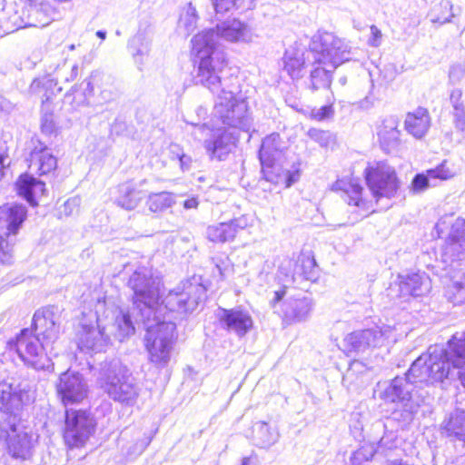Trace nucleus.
<instances>
[{"mask_svg":"<svg viewBox=\"0 0 465 465\" xmlns=\"http://www.w3.org/2000/svg\"><path fill=\"white\" fill-rule=\"evenodd\" d=\"M251 38L248 26L237 19L224 21L215 29L203 30L192 39V52L199 60L196 82L217 94L214 114L223 124L249 131L251 118L244 98L236 95L232 89L226 90L221 74L227 64L225 54L219 47L220 40L245 42Z\"/></svg>","mask_w":465,"mask_h":465,"instance_id":"f257e3e1","label":"nucleus"},{"mask_svg":"<svg viewBox=\"0 0 465 465\" xmlns=\"http://www.w3.org/2000/svg\"><path fill=\"white\" fill-rule=\"evenodd\" d=\"M128 287L134 292L132 314L137 323L155 315L167 314V310L179 312H193L205 299L206 293L200 278L193 276L170 291L163 301V304H160L163 296L162 282L146 267H140L133 272L128 281Z\"/></svg>","mask_w":465,"mask_h":465,"instance_id":"f03ea898","label":"nucleus"},{"mask_svg":"<svg viewBox=\"0 0 465 465\" xmlns=\"http://www.w3.org/2000/svg\"><path fill=\"white\" fill-rule=\"evenodd\" d=\"M447 346H430L427 351L418 358L411 373L421 381H429L444 387L454 377V371L450 368L452 366L453 369L459 370V381L465 388V331L456 332Z\"/></svg>","mask_w":465,"mask_h":465,"instance_id":"7ed1b4c3","label":"nucleus"},{"mask_svg":"<svg viewBox=\"0 0 465 465\" xmlns=\"http://www.w3.org/2000/svg\"><path fill=\"white\" fill-rule=\"evenodd\" d=\"M306 59L312 60L314 66L311 72V88L313 91L329 88L334 69L351 59V47L332 33H318L312 38Z\"/></svg>","mask_w":465,"mask_h":465,"instance_id":"20e7f679","label":"nucleus"},{"mask_svg":"<svg viewBox=\"0 0 465 465\" xmlns=\"http://www.w3.org/2000/svg\"><path fill=\"white\" fill-rule=\"evenodd\" d=\"M140 322L146 330L143 341L149 361L157 368L166 367L176 341V325L170 313Z\"/></svg>","mask_w":465,"mask_h":465,"instance_id":"39448f33","label":"nucleus"},{"mask_svg":"<svg viewBox=\"0 0 465 465\" xmlns=\"http://www.w3.org/2000/svg\"><path fill=\"white\" fill-rule=\"evenodd\" d=\"M97 381L113 401L129 406L136 402L140 389L119 359L105 360L100 364Z\"/></svg>","mask_w":465,"mask_h":465,"instance_id":"423d86ee","label":"nucleus"},{"mask_svg":"<svg viewBox=\"0 0 465 465\" xmlns=\"http://www.w3.org/2000/svg\"><path fill=\"white\" fill-rule=\"evenodd\" d=\"M418 361L416 359L409 369L405 377L394 378L390 385L383 391L381 398L389 402L400 404L402 408V419L405 421H411L413 415L418 411L420 403L424 401V397L417 396L413 393L418 383L427 385H436L429 381H421L420 378L412 375L411 369Z\"/></svg>","mask_w":465,"mask_h":465,"instance_id":"0eeeda50","label":"nucleus"},{"mask_svg":"<svg viewBox=\"0 0 465 465\" xmlns=\"http://www.w3.org/2000/svg\"><path fill=\"white\" fill-rule=\"evenodd\" d=\"M19 10L15 3L5 5L0 14V25L5 35L25 27H44L49 25L52 8L38 7L34 3H22Z\"/></svg>","mask_w":465,"mask_h":465,"instance_id":"6e6552de","label":"nucleus"},{"mask_svg":"<svg viewBox=\"0 0 465 465\" xmlns=\"http://www.w3.org/2000/svg\"><path fill=\"white\" fill-rule=\"evenodd\" d=\"M9 346L25 364L34 369L53 368V363L45 352L50 345H45L44 341L33 334L29 329L22 330L15 341L9 342Z\"/></svg>","mask_w":465,"mask_h":465,"instance_id":"1a4fd4ad","label":"nucleus"},{"mask_svg":"<svg viewBox=\"0 0 465 465\" xmlns=\"http://www.w3.org/2000/svg\"><path fill=\"white\" fill-rule=\"evenodd\" d=\"M95 421L86 411L67 410L64 438L69 447L83 446L94 431Z\"/></svg>","mask_w":465,"mask_h":465,"instance_id":"9d476101","label":"nucleus"},{"mask_svg":"<svg viewBox=\"0 0 465 465\" xmlns=\"http://www.w3.org/2000/svg\"><path fill=\"white\" fill-rule=\"evenodd\" d=\"M365 178L370 191L377 200L394 196L399 187L394 169L385 163H378L375 167L367 168Z\"/></svg>","mask_w":465,"mask_h":465,"instance_id":"9b49d317","label":"nucleus"},{"mask_svg":"<svg viewBox=\"0 0 465 465\" xmlns=\"http://www.w3.org/2000/svg\"><path fill=\"white\" fill-rule=\"evenodd\" d=\"M56 391L64 405L78 403L87 397L88 384L81 373L68 370L59 376Z\"/></svg>","mask_w":465,"mask_h":465,"instance_id":"f8f14e48","label":"nucleus"},{"mask_svg":"<svg viewBox=\"0 0 465 465\" xmlns=\"http://www.w3.org/2000/svg\"><path fill=\"white\" fill-rule=\"evenodd\" d=\"M32 327L45 345L52 346L60 333V315L54 307L38 310L33 317Z\"/></svg>","mask_w":465,"mask_h":465,"instance_id":"ddd939ff","label":"nucleus"},{"mask_svg":"<svg viewBox=\"0 0 465 465\" xmlns=\"http://www.w3.org/2000/svg\"><path fill=\"white\" fill-rule=\"evenodd\" d=\"M282 149V142L279 134H272L266 136L262 143L259 151V159L264 178L273 183L279 182L280 173L274 174V170H280L275 163L277 156Z\"/></svg>","mask_w":465,"mask_h":465,"instance_id":"4468645a","label":"nucleus"},{"mask_svg":"<svg viewBox=\"0 0 465 465\" xmlns=\"http://www.w3.org/2000/svg\"><path fill=\"white\" fill-rule=\"evenodd\" d=\"M238 133L222 127L211 131L210 136L204 140L203 146L211 159L224 160L236 146Z\"/></svg>","mask_w":465,"mask_h":465,"instance_id":"2eb2a0df","label":"nucleus"},{"mask_svg":"<svg viewBox=\"0 0 465 465\" xmlns=\"http://www.w3.org/2000/svg\"><path fill=\"white\" fill-rule=\"evenodd\" d=\"M392 331L390 326L355 331L348 334L344 341L351 351H365L369 348L383 345L384 341L390 338Z\"/></svg>","mask_w":465,"mask_h":465,"instance_id":"dca6fc26","label":"nucleus"},{"mask_svg":"<svg viewBox=\"0 0 465 465\" xmlns=\"http://www.w3.org/2000/svg\"><path fill=\"white\" fill-rule=\"evenodd\" d=\"M465 258V220L458 218L451 225L450 234L446 240L442 252L443 262L451 269L460 265Z\"/></svg>","mask_w":465,"mask_h":465,"instance_id":"f3484780","label":"nucleus"},{"mask_svg":"<svg viewBox=\"0 0 465 465\" xmlns=\"http://www.w3.org/2000/svg\"><path fill=\"white\" fill-rule=\"evenodd\" d=\"M216 317L223 329L239 337L244 336L253 325L250 313L239 307L230 310L219 307Z\"/></svg>","mask_w":465,"mask_h":465,"instance_id":"a211bd4d","label":"nucleus"},{"mask_svg":"<svg viewBox=\"0 0 465 465\" xmlns=\"http://www.w3.org/2000/svg\"><path fill=\"white\" fill-rule=\"evenodd\" d=\"M78 348L84 352H101L108 346L110 338L100 325L84 324L77 333Z\"/></svg>","mask_w":465,"mask_h":465,"instance_id":"6ab92c4d","label":"nucleus"},{"mask_svg":"<svg viewBox=\"0 0 465 465\" xmlns=\"http://www.w3.org/2000/svg\"><path fill=\"white\" fill-rule=\"evenodd\" d=\"M29 396L25 389L8 381H0V411L14 413L19 411Z\"/></svg>","mask_w":465,"mask_h":465,"instance_id":"aec40b11","label":"nucleus"},{"mask_svg":"<svg viewBox=\"0 0 465 465\" xmlns=\"http://www.w3.org/2000/svg\"><path fill=\"white\" fill-rule=\"evenodd\" d=\"M399 289V297L408 296L420 297L428 293L431 289V282L426 273H411L406 276H400V282L397 284Z\"/></svg>","mask_w":465,"mask_h":465,"instance_id":"412c9836","label":"nucleus"},{"mask_svg":"<svg viewBox=\"0 0 465 465\" xmlns=\"http://www.w3.org/2000/svg\"><path fill=\"white\" fill-rule=\"evenodd\" d=\"M27 217V208L22 203L0 205V226L5 227L8 235H15Z\"/></svg>","mask_w":465,"mask_h":465,"instance_id":"4be33fe9","label":"nucleus"},{"mask_svg":"<svg viewBox=\"0 0 465 465\" xmlns=\"http://www.w3.org/2000/svg\"><path fill=\"white\" fill-rule=\"evenodd\" d=\"M312 310V302L308 297L290 298L282 305L284 321L288 323L306 321Z\"/></svg>","mask_w":465,"mask_h":465,"instance_id":"5701e85b","label":"nucleus"},{"mask_svg":"<svg viewBox=\"0 0 465 465\" xmlns=\"http://www.w3.org/2000/svg\"><path fill=\"white\" fill-rule=\"evenodd\" d=\"M9 452L13 457L26 460L33 448V436L26 431L18 430L15 424L10 425V431L6 432Z\"/></svg>","mask_w":465,"mask_h":465,"instance_id":"b1692460","label":"nucleus"},{"mask_svg":"<svg viewBox=\"0 0 465 465\" xmlns=\"http://www.w3.org/2000/svg\"><path fill=\"white\" fill-rule=\"evenodd\" d=\"M29 163V167L39 175L50 173L57 166V160L51 150L40 142H37V144L32 149Z\"/></svg>","mask_w":465,"mask_h":465,"instance_id":"393cba45","label":"nucleus"},{"mask_svg":"<svg viewBox=\"0 0 465 465\" xmlns=\"http://www.w3.org/2000/svg\"><path fill=\"white\" fill-rule=\"evenodd\" d=\"M332 190L341 192V198L349 204L360 208L366 207L362 198V187L354 178L339 179L332 185Z\"/></svg>","mask_w":465,"mask_h":465,"instance_id":"a878e982","label":"nucleus"},{"mask_svg":"<svg viewBox=\"0 0 465 465\" xmlns=\"http://www.w3.org/2000/svg\"><path fill=\"white\" fill-rule=\"evenodd\" d=\"M152 41L153 33L149 28L143 30L139 29L137 34L129 41V50L135 64L139 65L140 70H142L141 66L144 64L145 58L148 57L150 54Z\"/></svg>","mask_w":465,"mask_h":465,"instance_id":"bb28decb","label":"nucleus"},{"mask_svg":"<svg viewBox=\"0 0 465 465\" xmlns=\"http://www.w3.org/2000/svg\"><path fill=\"white\" fill-rule=\"evenodd\" d=\"M17 193L32 206L37 205L36 198L44 195L45 184L42 181L29 175L22 174L15 183Z\"/></svg>","mask_w":465,"mask_h":465,"instance_id":"cd10ccee","label":"nucleus"},{"mask_svg":"<svg viewBox=\"0 0 465 465\" xmlns=\"http://www.w3.org/2000/svg\"><path fill=\"white\" fill-rule=\"evenodd\" d=\"M406 131L417 139L422 138L430 129V117L427 109L417 108L408 113L404 121Z\"/></svg>","mask_w":465,"mask_h":465,"instance_id":"c85d7f7f","label":"nucleus"},{"mask_svg":"<svg viewBox=\"0 0 465 465\" xmlns=\"http://www.w3.org/2000/svg\"><path fill=\"white\" fill-rule=\"evenodd\" d=\"M114 203L126 211L134 210L144 197V193L131 183H124L118 186Z\"/></svg>","mask_w":465,"mask_h":465,"instance_id":"c756f323","label":"nucleus"},{"mask_svg":"<svg viewBox=\"0 0 465 465\" xmlns=\"http://www.w3.org/2000/svg\"><path fill=\"white\" fill-rule=\"evenodd\" d=\"M399 122L396 117L390 116L382 121L378 131V136L381 147L385 151L394 149L400 143Z\"/></svg>","mask_w":465,"mask_h":465,"instance_id":"7c9ffc66","label":"nucleus"},{"mask_svg":"<svg viewBox=\"0 0 465 465\" xmlns=\"http://www.w3.org/2000/svg\"><path fill=\"white\" fill-rule=\"evenodd\" d=\"M240 228L242 229L243 225L240 224L238 220H232L228 223L209 226L206 234L211 242H225L232 240Z\"/></svg>","mask_w":465,"mask_h":465,"instance_id":"2f4dec72","label":"nucleus"},{"mask_svg":"<svg viewBox=\"0 0 465 465\" xmlns=\"http://www.w3.org/2000/svg\"><path fill=\"white\" fill-rule=\"evenodd\" d=\"M442 429L448 437L465 442V408H457L443 423Z\"/></svg>","mask_w":465,"mask_h":465,"instance_id":"473e14b6","label":"nucleus"},{"mask_svg":"<svg viewBox=\"0 0 465 465\" xmlns=\"http://www.w3.org/2000/svg\"><path fill=\"white\" fill-rule=\"evenodd\" d=\"M253 440L260 448H268L279 440L276 428H272L265 421H257L252 426Z\"/></svg>","mask_w":465,"mask_h":465,"instance_id":"72a5a7b5","label":"nucleus"},{"mask_svg":"<svg viewBox=\"0 0 465 465\" xmlns=\"http://www.w3.org/2000/svg\"><path fill=\"white\" fill-rule=\"evenodd\" d=\"M283 69L292 79L302 76L305 65L304 54L297 50H287L283 57Z\"/></svg>","mask_w":465,"mask_h":465,"instance_id":"f704fd0d","label":"nucleus"},{"mask_svg":"<svg viewBox=\"0 0 465 465\" xmlns=\"http://www.w3.org/2000/svg\"><path fill=\"white\" fill-rule=\"evenodd\" d=\"M175 203L171 193H151L148 194L145 205L151 213H163Z\"/></svg>","mask_w":465,"mask_h":465,"instance_id":"c9c22d12","label":"nucleus"},{"mask_svg":"<svg viewBox=\"0 0 465 465\" xmlns=\"http://www.w3.org/2000/svg\"><path fill=\"white\" fill-rule=\"evenodd\" d=\"M298 262H301V266L291 259H285L280 266V271L282 273L285 274V276L293 278L295 274L307 275L308 272L306 269H312L315 265L313 259L305 256L299 258Z\"/></svg>","mask_w":465,"mask_h":465,"instance_id":"e433bc0d","label":"nucleus"},{"mask_svg":"<svg viewBox=\"0 0 465 465\" xmlns=\"http://www.w3.org/2000/svg\"><path fill=\"white\" fill-rule=\"evenodd\" d=\"M452 9L453 5L450 0H441L438 5H434L429 13L431 23L439 24L440 25L450 23L451 19L455 17Z\"/></svg>","mask_w":465,"mask_h":465,"instance_id":"4c0bfd02","label":"nucleus"},{"mask_svg":"<svg viewBox=\"0 0 465 465\" xmlns=\"http://www.w3.org/2000/svg\"><path fill=\"white\" fill-rule=\"evenodd\" d=\"M452 283L447 288L446 295L453 304L465 302V272L453 275Z\"/></svg>","mask_w":465,"mask_h":465,"instance_id":"58836bf2","label":"nucleus"},{"mask_svg":"<svg viewBox=\"0 0 465 465\" xmlns=\"http://www.w3.org/2000/svg\"><path fill=\"white\" fill-rule=\"evenodd\" d=\"M393 420L390 424L377 421L374 423V428L377 430H384L382 437L378 442V448L381 450H392L397 447L399 440L397 432L392 429Z\"/></svg>","mask_w":465,"mask_h":465,"instance_id":"ea45409f","label":"nucleus"},{"mask_svg":"<svg viewBox=\"0 0 465 465\" xmlns=\"http://www.w3.org/2000/svg\"><path fill=\"white\" fill-rule=\"evenodd\" d=\"M114 326L117 329L115 335L120 341L134 333V322L129 312H119L115 317Z\"/></svg>","mask_w":465,"mask_h":465,"instance_id":"a19ab883","label":"nucleus"},{"mask_svg":"<svg viewBox=\"0 0 465 465\" xmlns=\"http://www.w3.org/2000/svg\"><path fill=\"white\" fill-rule=\"evenodd\" d=\"M196 9L190 4L180 18V26L183 27L187 34H191L196 27Z\"/></svg>","mask_w":465,"mask_h":465,"instance_id":"79ce46f5","label":"nucleus"},{"mask_svg":"<svg viewBox=\"0 0 465 465\" xmlns=\"http://www.w3.org/2000/svg\"><path fill=\"white\" fill-rule=\"evenodd\" d=\"M247 0H212L213 6L216 14H225L233 8L243 6ZM252 2V0H249Z\"/></svg>","mask_w":465,"mask_h":465,"instance_id":"37998d69","label":"nucleus"},{"mask_svg":"<svg viewBox=\"0 0 465 465\" xmlns=\"http://www.w3.org/2000/svg\"><path fill=\"white\" fill-rule=\"evenodd\" d=\"M428 175L432 178V180L440 179L444 181L454 177L455 172L449 167L447 161H443L436 168L428 170Z\"/></svg>","mask_w":465,"mask_h":465,"instance_id":"c03bdc74","label":"nucleus"},{"mask_svg":"<svg viewBox=\"0 0 465 465\" xmlns=\"http://www.w3.org/2000/svg\"><path fill=\"white\" fill-rule=\"evenodd\" d=\"M374 453L375 451L372 446H362L351 455V465H361L363 462L370 461L374 456Z\"/></svg>","mask_w":465,"mask_h":465,"instance_id":"a18cd8bd","label":"nucleus"},{"mask_svg":"<svg viewBox=\"0 0 465 465\" xmlns=\"http://www.w3.org/2000/svg\"><path fill=\"white\" fill-rule=\"evenodd\" d=\"M432 178H430L428 175V171L426 172V174L424 173H418L414 176L412 182H411V189L414 193H421L425 191L427 188L430 186H434L435 184H431L430 181Z\"/></svg>","mask_w":465,"mask_h":465,"instance_id":"49530a36","label":"nucleus"},{"mask_svg":"<svg viewBox=\"0 0 465 465\" xmlns=\"http://www.w3.org/2000/svg\"><path fill=\"white\" fill-rule=\"evenodd\" d=\"M110 80L109 76H106L99 72H93L89 77V79H86L84 82L86 84V87L84 89V98L83 99L82 103L84 104L86 102V95L93 94L94 92V83H97L98 81H101L104 84H107Z\"/></svg>","mask_w":465,"mask_h":465,"instance_id":"de8ad7c7","label":"nucleus"},{"mask_svg":"<svg viewBox=\"0 0 465 465\" xmlns=\"http://www.w3.org/2000/svg\"><path fill=\"white\" fill-rule=\"evenodd\" d=\"M308 136L321 146H327L331 140V134L329 132L316 128H311L308 131Z\"/></svg>","mask_w":465,"mask_h":465,"instance_id":"09e8293b","label":"nucleus"},{"mask_svg":"<svg viewBox=\"0 0 465 465\" xmlns=\"http://www.w3.org/2000/svg\"><path fill=\"white\" fill-rule=\"evenodd\" d=\"M12 262V246L2 235H0V263L10 264Z\"/></svg>","mask_w":465,"mask_h":465,"instance_id":"8fccbe9b","label":"nucleus"},{"mask_svg":"<svg viewBox=\"0 0 465 465\" xmlns=\"http://www.w3.org/2000/svg\"><path fill=\"white\" fill-rule=\"evenodd\" d=\"M55 124L52 114L45 113L41 117V130L45 134H51L54 132Z\"/></svg>","mask_w":465,"mask_h":465,"instance_id":"3c124183","label":"nucleus"},{"mask_svg":"<svg viewBox=\"0 0 465 465\" xmlns=\"http://www.w3.org/2000/svg\"><path fill=\"white\" fill-rule=\"evenodd\" d=\"M53 85V80H51L48 77H43L35 79L31 85H30V91L34 94H38L41 92L42 89L46 90L47 88L51 87Z\"/></svg>","mask_w":465,"mask_h":465,"instance_id":"603ef678","label":"nucleus"},{"mask_svg":"<svg viewBox=\"0 0 465 465\" xmlns=\"http://www.w3.org/2000/svg\"><path fill=\"white\" fill-rule=\"evenodd\" d=\"M111 81V79L109 80ZM106 86L103 87L100 93L101 100L104 103H109L116 99L118 94L115 88L108 82L105 84Z\"/></svg>","mask_w":465,"mask_h":465,"instance_id":"864d4df0","label":"nucleus"},{"mask_svg":"<svg viewBox=\"0 0 465 465\" xmlns=\"http://www.w3.org/2000/svg\"><path fill=\"white\" fill-rule=\"evenodd\" d=\"M453 124L461 133H465V108L452 111Z\"/></svg>","mask_w":465,"mask_h":465,"instance_id":"5fc2aeb1","label":"nucleus"},{"mask_svg":"<svg viewBox=\"0 0 465 465\" xmlns=\"http://www.w3.org/2000/svg\"><path fill=\"white\" fill-rule=\"evenodd\" d=\"M371 35L368 39V45L371 47H379L382 42V33L374 25L370 27Z\"/></svg>","mask_w":465,"mask_h":465,"instance_id":"6e6d98bb","label":"nucleus"},{"mask_svg":"<svg viewBox=\"0 0 465 465\" xmlns=\"http://www.w3.org/2000/svg\"><path fill=\"white\" fill-rule=\"evenodd\" d=\"M461 97H462V92L460 89H454L450 93V104L453 108V111L465 108V105H464L463 101L461 100Z\"/></svg>","mask_w":465,"mask_h":465,"instance_id":"4d7b16f0","label":"nucleus"},{"mask_svg":"<svg viewBox=\"0 0 465 465\" xmlns=\"http://www.w3.org/2000/svg\"><path fill=\"white\" fill-rule=\"evenodd\" d=\"M333 114V108L331 105H323L317 110L312 111V116L318 121L324 120Z\"/></svg>","mask_w":465,"mask_h":465,"instance_id":"13d9d810","label":"nucleus"},{"mask_svg":"<svg viewBox=\"0 0 465 465\" xmlns=\"http://www.w3.org/2000/svg\"><path fill=\"white\" fill-rule=\"evenodd\" d=\"M277 173H280L279 182L277 183L281 182L282 178H284L287 187L291 186L299 178L298 173H290V172H283L281 167L280 170H274V174Z\"/></svg>","mask_w":465,"mask_h":465,"instance_id":"bf43d9fd","label":"nucleus"},{"mask_svg":"<svg viewBox=\"0 0 465 465\" xmlns=\"http://www.w3.org/2000/svg\"><path fill=\"white\" fill-rule=\"evenodd\" d=\"M147 443L144 440L135 442L133 446L127 448L126 455L133 459L140 455L146 448Z\"/></svg>","mask_w":465,"mask_h":465,"instance_id":"052dcab7","label":"nucleus"},{"mask_svg":"<svg viewBox=\"0 0 465 465\" xmlns=\"http://www.w3.org/2000/svg\"><path fill=\"white\" fill-rule=\"evenodd\" d=\"M10 163L7 149L0 146V180L4 177L5 170L9 167Z\"/></svg>","mask_w":465,"mask_h":465,"instance_id":"680f3d73","label":"nucleus"},{"mask_svg":"<svg viewBox=\"0 0 465 465\" xmlns=\"http://www.w3.org/2000/svg\"><path fill=\"white\" fill-rule=\"evenodd\" d=\"M180 148L178 145H173L172 146V153H175L177 154V157L179 158L180 163L182 168H188L191 164L192 159L189 155H186L184 153H180Z\"/></svg>","mask_w":465,"mask_h":465,"instance_id":"e2e57ef3","label":"nucleus"},{"mask_svg":"<svg viewBox=\"0 0 465 465\" xmlns=\"http://www.w3.org/2000/svg\"><path fill=\"white\" fill-rule=\"evenodd\" d=\"M80 200L76 197L68 199L64 205V212L66 215H70L73 213L74 210L76 209L79 205Z\"/></svg>","mask_w":465,"mask_h":465,"instance_id":"0e129e2a","label":"nucleus"},{"mask_svg":"<svg viewBox=\"0 0 465 465\" xmlns=\"http://www.w3.org/2000/svg\"><path fill=\"white\" fill-rule=\"evenodd\" d=\"M14 108L15 104L13 103L0 95V114H9L14 110Z\"/></svg>","mask_w":465,"mask_h":465,"instance_id":"69168bd1","label":"nucleus"},{"mask_svg":"<svg viewBox=\"0 0 465 465\" xmlns=\"http://www.w3.org/2000/svg\"><path fill=\"white\" fill-rule=\"evenodd\" d=\"M285 294H286L285 288H282L281 290L274 292V297L271 301L272 307L276 308L277 304L283 299Z\"/></svg>","mask_w":465,"mask_h":465,"instance_id":"338daca9","label":"nucleus"},{"mask_svg":"<svg viewBox=\"0 0 465 465\" xmlns=\"http://www.w3.org/2000/svg\"><path fill=\"white\" fill-rule=\"evenodd\" d=\"M374 97L370 94L364 99L359 102V105L362 109H370L374 104Z\"/></svg>","mask_w":465,"mask_h":465,"instance_id":"774afa93","label":"nucleus"}]
</instances>
